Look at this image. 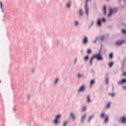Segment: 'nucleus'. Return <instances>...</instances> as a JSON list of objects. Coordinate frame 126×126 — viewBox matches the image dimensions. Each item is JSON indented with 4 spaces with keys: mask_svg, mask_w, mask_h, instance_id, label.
Listing matches in <instances>:
<instances>
[{
    "mask_svg": "<svg viewBox=\"0 0 126 126\" xmlns=\"http://www.w3.org/2000/svg\"><path fill=\"white\" fill-rule=\"evenodd\" d=\"M94 59H96V60H98V61H103V57L100 54H96L95 55H94L92 56V57L91 59L90 64L92 65V63L93 62V60Z\"/></svg>",
    "mask_w": 126,
    "mask_h": 126,
    "instance_id": "nucleus-1",
    "label": "nucleus"
},
{
    "mask_svg": "<svg viewBox=\"0 0 126 126\" xmlns=\"http://www.w3.org/2000/svg\"><path fill=\"white\" fill-rule=\"evenodd\" d=\"M100 117L102 119H103L104 117L105 118V121H104V123H105V124H107V123L109 122V116L106 115V114H105L104 113H101L100 115Z\"/></svg>",
    "mask_w": 126,
    "mask_h": 126,
    "instance_id": "nucleus-2",
    "label": "nucleus"
},
{
    "mask_svg": "<svg viewBox=\"0 0 126 126\" xmlns=\"http://www.w3.org/2000/svg\"><path fill=\"white\" fill-rule=\"evenodd\" d=\"M89 0H86V4H85V11L87 16H88L89 11V9L88 8V1H89Z\"/></svg>",
    "mask_w": 126,
    "mask_h": 126,
    "instance_id": "nucleus-3",
    "label": "nucleus"
},
{
    "mask_svg": "<svg viewBox=\"0 0 126 126\" xmlns=\"http://www.w3.org/2000/svg\"><path fill=\"white\" fill-rule=\"evenodd\" d=\"M118 10L117 9H112L111 8H109V14H108V16L109 17H110V16H112V14H113V13H115V12H117V11Z\"/></svg>",
    "mask_w": 126,
    "mask_h": 126,
    "instance_id": "nucleus-4",
    "label": "nucleus"
},
{
    "mask_svg": "<svg viewBox=\"0 0 126 126\" xmlns=\"http://www.w3.org/2000/svg\"><path fill=\"white\" fill-rule=\"evenodd\" d=\"M62 116L61 115H58L56 117V118L54 120V123L56 124V125H58L59 124V120L61 119V117Z\"/></svg>",
    "mask_w": 126,
    "mask_h": 126,
    "instance_id": "nucleus-5",
    "label": "nucleus"
},
{
    "mask_svg": "<svg viewBox=\"0 0 126 126\" xmlns=\"http://www.w3.org/2000/svg\"><path fill=\"white\" fill-rule=\"evenodd\" d=\"M126 83V79H123L121 81H119L118 84L119 85H124V84Z\"/></svg>",
    "mask_w": 126,
    "mask_h": 126,
    "instance_id": "nucleus-6",
    "label": "nucleus"
},
{
    "mask_svg": "<svg viewBox=\"0 0 126 126\" xmlns=\"http://www.w3.org/2000/svg\"><path fill=\"white\" fill-rule=\"evenodd\" d=\"M125 43L124 40H118L116 41V44L117 46H121V45H123Z\"/></svg>",
    "mask_w": 126,
    "mask_h": 126,
    "instance_id": "nucleus-7",
    "label": "nucleus"
},
{
    "mask_svg": "<svg viewBox=\"0 0 126 126\" xmlns=\"http://www.w3.org/2000/svg\"><path fill=\"white\" fill-rule=\"evenodd\" d=\"M121 122L123 124H125L126 123V117H122L121 118Z\"/></svg>",
    "mask_w": 126,
    "mask_h": 126,
    "instance_id": "nucleus-8",
    "label": "nucleus"
},
{
    "mask_svg": "<svg viewBox=\"0 0 126 126\" xmlns=\"http://www.w3.org/2000/svg\"><path fill=\"white\" fill-rule=\"evenodd\" d=\"M88 42V38H87V36H85L83 39V43L85 45L86 44H87Z\"/></svg>",
    "mask_w": 126,
    "mask_h": 126,
    "instance_id": "nucleus-9",
    "label": "nucleus"
},
{
    "mask_svg": "<svg viewBox=\"0 0 126 126\" xmlns=\"http://www.w3.org/2000/svg\"><path fill=\"white\" fill-rule=\"evenodd\" d=\"M102 21V19H98L97 20V25L98 26H101V22Z\"/></svg>",
    "mask_w": 126,
    "mask_h": 126,
    "instance_id": "nucleus-10",
    "label": "nucleus"
},
{
    "mask_svg": "<svg viewBox=\"0 0 126 126\" xmlns=\"http://www.w3.org/2000/svg\"><path fill=\"white\" fill-rule=\"evenodd\" d=\"M84 86H82L80 89L79 90V92H82V91H84Z\"/></svg>",
    "mask_w": 126,
    "mask_h": 126,
    "instance_id": "nucleus-11",
    "label": "nucleus"
},
{
    "mask_svg": "<svg viewBox=\"0 0 126 126\" xmlns=\"http://www.w3.org/2000/svg\"><path fill=\"white\" fill-rule=\"evenodd\" d=\"M94 83H95V80H92L90 83V87H92V86Z\"/></svg>",
    "mask_w": 126,
    "mask_h": 126,
    "instance_id": "nucleus-12",
    "label": "nucleus"
},
{
    "mask_svg": "<svg viewBox=\"0 0 126 126\" xmlns=\"http://www.w3.org/2000/svg\"><path fill=\"white\" fill-rule=\"evenodd\" d=\"M87 100L88 103H90V102H91V100H90V95H88L87 97Z\"/></svg>",
    "mask_w": 126,
    "mask_h": 126,
    "instance_id": "nucleus-13",
    "label": "nucleus"
},
{
    "mask_svg": "<svg viewBox=\"0 0 126 126\" xmlns=\"http://www.w3.org/2000/svg\"><path fill=\"white\" fill-rule=\"evenodd\" d=\"M79 14L81 15V16H83V11H82V9H80Z\"/></svg>",
    "mask_w": 126,
    "mask_h": 126,
    "instance_id": "nucleus-14",
    "label": "nucleus"
},
{
    "mask_svg": "<svg viewBox=\"0 0 126 126\" xmlns=\"http://www.w3.org/2000/svg\"><path fill=\"white\" fill-rule=\"evenodd\" d=\"M111 107V102H108V103L107 104L106 107L107 109H110V107Z\"/></svg>",
    "mask_w": 126,
    "mask_h": 126,
    "instance_id": "nucleus-15",
    "label": "nucleus"
},
{
    "mask_svg": "<svg viewBox=\"0 0 126 126\" xmlns=\"http://www.w3.org/2000/svg\"><path fill=\"white\" fill-rule=\"evenodd\" d=\"M106 10H107L106 7V6H104L103 7L104 14H106V13H107Z\"/></svg>",
    "mask_w": 126,
    "mask_h": 126,
    "instance_id": "nucleus-16",
    "label": "nucleus"
},
{
    "mask_svg": "<svg viewBox=\"0 0 126 126\" xmlns=\"http://www.w3.org/2000/svg\"><path fill=\"white\" fill-rule=\"evenodd\" d=\"M70 115H71V117L72 118L73 120H74V119H75V115L72 113H71Z\"/></svg>",
    "mask_w": 126,
    "mask_h": 126,
    "instance_id": "nucleus-17",
    "label": "nucleus"
},
{
    "mask_svg": "<svg viewBox=\"0 0 126 126\" xmlns=\"http://www.w3.org/2000/svg\"><path fill=\"white\" fill-rule=\"evenodd\" d=\"M86 118V115H84L83 116L82 118V123H83V122L84 121V119Z\"/></svg>",
    "mask_w": 126,
    "mask_h": 126,
    "instance_id": "nucleus-18",
    "label": "nucleus"
},
{
    "mask_svg": "<svg viewBox=\"0 0 126 126\" xmlns=\"http://www.w3.org/2000/svg\"><path fill=\"white\" fill-rule=\"evenodd\" d=\"M113 65H114V63L111 62V63H109V66L110 67H112V66H113Z\"/></svg>",
    "mask_w": 126,
    "mask_h": 126,
    "instance_id": "nucleus-19",
    "label": "nucleus"
},
{
    "mask_svg": "<svg viewBox=\"0 0 126 126\" xmlns=\"http://www.w3.org/2000/svg\"><path fill=\"white\" fill-rule=\"evenodd\" d=\"M70 5H71V2H70L68 4H66L67 7H70Z\"/></svg>",
    "mask_w": 126,
    "mask_h": 126,
    "instance_id": "nucleus-20",
    "label": "nucleus"
},
{
    "mask_svg": "<svg viewBox=\"0 0 126 126\" xmlns=\"http://www.w3.org/2000/svg\"><path fill=\"white\" fill-rule=\"evenodd\" d=\"M113 57V53H110L109 54V58L110 59H112Z\"/></svg>",
    "mask_w": 126,
    "mask_h": 126,
    "instance_id": "nucleus-21",
    "label": "nucleus"
},
{
    "mask_svg": "<svg viewBox=\"0 0 126 126\" xmlns=\"http://www.w3.org/2000/svg\"><path fill=\"white\" fill-rule=\"evenodd\" d=\"M82 111L83 112H84V111H86V106H84V107H83V108L82 109Z\"/></svg>",
    "mask_w": 126,
    "mask_h": 126,
    "instance_id": "nucleus-22",
    "label": "nucleus"
},
{
    "mask_svg": "<svg viewBox=\"0 0 126 126\" xmlns=\"http://www.w3.org/2000/svg\"><path fill=\"white\" fill-rule=\"evenodd\" d=\"M122 33H123V34H126V30H122Z\"/></svg>",
    "mask_w": 126,
    "mask_h": 126,
    "instance_id": "nucleus-23",
    "label": "nucleus"
},
{
    "mask_svg": "<svg viewBox=\"0 0 126 126\" xmlns=\"http://www.w3.org/2000/svg\"><path fill=\"white\" fill-rule=\"evenodd\" d=\"M109 95H110V96H112V97H115V93H110L109 94Z\"/></svg>",
    "mask_w": 126,
    "mask_h": 126,
    "instance_id": "nucleus-24",
    "label": "nucleus"
},
{
    "mask_svg": "<svg viewBox=\"0 0 126 126\" xmlns=\"http://www.w3.org/2000/svg\"><path fill=\"white\" fill-rule=\"evenodd\" d=\"M0 8H1V9L2 10V11H3V10H2V2H0Z\"/></svg>",
    "mask_w": 126,
    "mask_h": 126,
    "instance_id": "nucleus-25",
    "label": "nucleus"
},
{
    "mask_svg": "<svg viewBox=\"0 0 126 126\" xmlns=\"http://www.w3.org/2000/svg\"><path fill=\"white\" fill-rule=\"evenodd\" d=\"M91 52H92V51L91 50V49H88V51H87V53L88 54H91Z\"/></svg>",
    "mask_w": 126,
    "mask_h": 126,
    "instance_id": "nucleus-26",
    "label": "nucleus"
},
{
    "mask_svg": "<svg viewBox=\"0 0 126 126\" xmlns=\"http://www.w3.org/2000/svg\"><path fill=\"white\" fill-rule=\"evenodd\" d=\"M82 76H83V75H80V74H79L78 75V77H79V78H80V77H82Z\"/></svg>",
    "mask_w": 126,
    "mask_h": 126,
    "instance_id": "nucleus-27",
    "label": "nucleus"
},
{
    "mask_svg": "<svg viewBox=\"0 0 126 126\" xmlns=\"http://www.w3.org/2000/svg\"><path fill=\"white\" fill-rule=\"evenodd\" d=\"M58 81H59V79L58 78H57L55 82V84H57L58 83Z\"/></svg>",
    "mask_w": 126,
    "mask_h": 126,
    "instance_id": "nucleus-28",
    "label": "nucleus"
},
{
    "mask_svg": "<svg viewBox=\"0 0 126 126\" xmlns=\"http://www.w3.org/2000/svg\"><path fill=\"white\" fill-rule=\"evenodd\" d=\"M88 59H89V57L88 56H87L85 58V61H88Z\"/></svg>",
    "mask_w": 126,
    "mask_h": 126,
    "instance_id": "nucleus-29",
    "label": "nucleus"
},
{
    "mask_svg": "<svg viewBox=\"0 0 126 126\" xmlns=\"http://www.w3.org/2000/svg\"><path fill=\"white\" fill-rule=\"evenodd\" d=\"M123 76H126V72L123 73Z\"/></svg>",
    "mask_w": 126,
    "mask_h": 126,
    "instance_id": "nucleus-30",
    "label": "nucleus"
},
{
    "mask_svg": "<svg viewBox=\"0 0 126 126\" xmlns=\"http://www.w3.org/2000/svg\"><path fill=\"white\" fill-rule=\"evenodd\" d=\"M106 84H108V82H109V80H108V78L106 79Z\"/></svg>",
    "mask_w": 126,
    "mask_h": 126,
    "instance_id": "nucleus-31",
    "label": "nucleus"
},
{
    "mask_svg": "<svg viewBox=\"0 0 126 126\" xmlns=\"http://www.w3.org/2000/svg\"><path fill=\"white\" fill-rule=\"evenodd\" d=\"M123 89H124V90H126V86H124V87H123Z\"/></svg>",
    "mask_w": 126,
    "mask_h": 126,
    "instance_id": "nucleus-32",
    "label": "nucleus"
},
{
    "mask_svg": "<svg viewBox=\"0 0 126 126\" xmlns=\"http://www.w3.org/2000/svg\"><path fill=\"white\" fill-rule=\"evenodd\" d=\"M102 21H103V22H105V21H106V19H105V18H103V19H102Z\"/></svg>",
    "mask_w": 126,
    "mask_h": 126,
    "instance_id": "nucleus-33",
    "label": "nucleus"
},
{
    "mask_svg": "<svg viewBox=\"0 0 126 126\" xmlns=\"http://www.w3.org/2000/svg\"><path fill=\"white\" fill-rule=\"evenodd\" d=\"M94 116H92L90 118V120H91L93 118Z\"/></svg>",
    "mask_w": 126,
    "mask_h": 126,
    "instance_id": "nucleus-34",
    "label": "nucleus"
},
{
    "mask_svg": "<svg viewBox=\"0 0 126 126\" xmlns=\"http://www.w3.org/2000/svg\"><path fill=\"white\" fill-rule=\"evenodd\" d=\"M75 25H78V22H75Z\"/></svg>",
    "mask_w": 126,
    "mask_h": 126,
    "instance_id": "nucleus-35",
    "label": "nucleus"
},
{
    "mask_svg": "<svg viewBox=\"0 0 126 126\" xmlns=\"http://www.w3.org/2000/svg\"><path fill=\"white\" fill-rule=\"evenodd\" d=\"M93 24H94V22L92 23V25H93Z\"/></svg>",
    "mask_w": 126,
    "mask_h": 126,
    "instance_id": "nucleus-36",
    "label": "nucleus"
}]
</instances>
